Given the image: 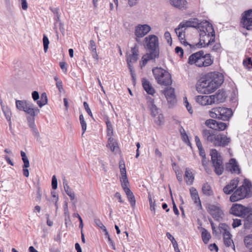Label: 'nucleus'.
Instances as JSON below:
<instances>
[{
	"instance_id": "1",
	"label": "nucleus",
	"mask_w": 252,
	"mask_h": 252,
	"mask_svg": "<svg viewBox=\"0 0 252 252\" xmlns=\"http://www.w3.org/2000/svg\"><path fill=\"white\" fill-rule=\"evenodd\" d=\"M222 73L219 72H210L203 76L196 85V90L205 94H211L215 91L223 82Z\"/></svg>"
},
{
	"instance_id": "2",
	"label": "nucleus",
	"mask_w": 252,
	"mask_h": 252,
	"mask_svg": "<svg viewBox=\"0 0 252 252\" xmlns=\"http://www.w3.org/2000/svg\"><path fill=\"white\" fill-rule=\"evenodd\" d=\"M143 44L149 52L144 55L142 58L140 63L141 68L145 66L148 61H155L159 56V45L157 36L154 34L149 35L144 38Z\"/></svg>"
},
{
	"instance_id": "3",
	"label": "nucleus",
	"mask_w": 252,
	"mask_h": 252,
	"mask_svg": "<svg viewBox=\"0 0 252 252\" xmlns=\"http://www.w3.org/2000/svg\"><path fill=\"white\" fill-rule=\"evenodd\" d=\"M204 23L205 26L199 31L200 41L193 45V47L194 46L197 48L205 47L215 42V33L212 25L208 21H205Z\"/></svg>"
},
{
	"instance_id": "4",
	"label": "nucleus",
	"mask_w": 252,
	"mask_h": 252,
	"mask_svg": "<svg viewBox=\"0 0 252 252\" xmlns=\"http://www.w3.org/2000/svg\"><path fill=\"white\" fill-rule=\"evenodd\" d=\"M203 139L216 147H225L231 141L230 137L225 135L218 134L212 130L203 129L202 132Z\"/></svg>"
},
{
	"instance_id": "5",
	"label": "nucleus",
	"mask_w": 252,
	"mask_h": 252,
	"mask_svg": "<svg viewBox=\"0 0 252 252\" xmlns=\"http://www.w3.org/2000/svg\"><path fill=\"white\" fill-rule=\"evenodd\" d=\"M189 64H195L196 66L207 67L213 63V59L210 54H204L203 50L194 53L191 55L188 60Z\"/></svg>"
},
{
	"instance_id": "6",
	"label": "nucleus",
	"mask_w": 252,
	"mask_h": 252,
	"mask_svg": "<svg viewBox=\"0 0 252 252\" xmlns=\"http://www.w3.org/2000/svg\"><path fill=\"white\" fill-rule=\"evenodd\" d=\"M251 187V182L247 179H245L243 185L239 187L230 196V200L231 202H236L250 196L252 194Z\"/></svg>"
},
{
	"instance_id": "7",
	"label": "nucleus",
	"mask_w": 252,
	"mask_h": 252,
	"mask_svg": "<svg viewBox=\"0 0 252 252\" xmlns=\"http://www.w3.org/2000/svg\"><path fill=\"white\" fill-rule=\"evenodd\" d=\"M152 71L158 84L163 86L171 85V76L168 71L161 67L154 68Z\"/></svg>"
},
{
	"instance_id": "8",
	"label": "nucleus",
	"mask_w": 252,
	"mask_h": 252,
	"mask_svg": "<svg viewBox=\"0 0 252 252\" xmlns=\"http://www.w3.org/2000/svg\"><path fill=\"white\" fill-rule=\"evenodd\" d=\"M210 116L214 119L223 121H228L232 116V111L230 109L224 107H217L209 111Z\"/></svg>"
},
{
	"instance_id": "9",
	"label": "nucleus",
	"mask_w": 252,
	"mask_h": 252,
	"mask_svg": "<svg viewBox=\"0 0 252 252\" xmlns=\"http://www.w3.org/2000/svg\"><path fill=\"white\" fill-rule=\"evenodd\" d=\"M210 156L215 173L218 175H221L224 170L221 156L216 149L211 150Z\"/></svg>"
},
{
	"instance_id": "10",
	"label": "nucleus",
	"mask_w": 252,
	"mask_h": 252,
	"mask_svg": "<svg viewBox=\"0 0 252 252\" xmlns=\"http://www.w3.org/2000/svg\"><path fill=\"white\" fill-rule=\"evenodd\" d=\"M50 9L53 15L54 27L53 29L55 31L57 35H58V29L63 34L65 32V29L63 24L60 20V14L59 13L60 10L58 8H50Z\"/></svg>"
},
{
	"instance_id": "11",
	"label": "nucleus",
	"mask_w": 252,
	"mask_h": 252,
	"mask_svg": "<svg viewBox=\"0 0 252 252\" xmlns=\"http://www.w3.org/2000/svg\"><path fill=\"white\" fill-rule=\"evenodd\" d=\"M220 99V94L211 95H198L196 97V101L199 104L203 106L211 105L215 103Z\"/></svg>"
},
{
	"instance_id": "12",
	"label": "nucleus",
	"mask_w": 252,
	"mask_h": 252,
	"mask_svg": "<svg viewBox=\"0 0 252 252\" xmlns=\"http://www.w3.org/2000/svg\"><path fill=\"white\" fill-rule=\"evenodd\" d=\"M205 21L200 22L197 18H190L188 20L183 21L179 25L180 28L192 27L196 28L199 31L201 28L205 26L204 23Z\"/></svg>"
},
{
	"instance_id": "13",
	"label": "nucleus",
	"mask_w": 252,
	"mask_h": 252,
	"mask_svg": "<svg viewBox=\"0 0 252 252\" xmlns=\"http://www.w3.org/2000/svg\"><path fill=\"white\" fill-rule=\"evenodd\" d=\"M241 24L247 30H252V9L246 10L242 13Z\"/></svg>"
},
{
	"instance_id": "14",
	"label": "nucleus",
	"mask_w": 252,
	"mask_h": 252,
	"mask_svg": "<svg viewBox=\"0 0 252 252\" xmlns=\"http://www.w3.org/2000/svg\"><path fill=\"white\" fill-rule=\"evenodd\" d=\"M229 229V227L225 223L220 224L219 230L221 233H223V242L226 247H229L233 243Z\"/></svg>"
},
{
	"instance_id": "15",
	"label": "nucleus",
	"mask_w": 252,
	"mask_h": 252,
	"mask_svg": "<svg viewBox=\"0 0 252 252\" xmlns=\"http://www.w3.org/2000/svg\"><path fill=\"white\" fill-rule=\"evenodd\" d=\"M249 212V209L241 204H233L230 208V213L236 216H245Z\"/></svg>"
},
{
	"instance_id": "16",
	"label": "nucleus",
	"mask_w": 252,
	"mask_h": 252,
	"mask_svg": "<svg viewBox=\"0 0 252 252\" xmlns=\"http://www.w3.org/2000/svg\"><path fill=\"white\" fill-rule=\"evenodd\" d=\"M208 212L216 220H220L222 218L223 213L219 205H209Z\"/></svg>"
},
{
	"instance_id": "17",
	"label": "nucleus",
	"mask_w": 252,
	"mask_h": 252,
	"mask_svg": "<svg viewBox=\"0 0 252 252\" xmlns=\"http://www.w3.org/2000/svg\"><path fill=\"white\" fill-rule=\"evenodd\" d=\"M151 27L147 24H139L135 28L134 34L137 37H143L151 31Z\"/></svg>"
},
{
	"instance_id": "18",
	"label": "nucleus",
	"mask_w": 252,
	"mask_h": 252,
	"mask_svg": "<svg viewBox=\"0 0 252 252\" xmlns=\"http://www.w3.org/2000/svg\"><path fill=\"white\" fill-rule=\"evenodd\" d=\"M170 4L173 7L185 10L189 8V2L187 0H169Z\"/></svg>"
},
{
	"instance_id": "19",
	"label": "nucleus",
	"mask_w": 252,
	"mask_h": 252,
	"mask_svg": "<svg viewBox=\"0 0 252 252\" xmlns=\"http://www.w3.org/2000/svg\"><path fill=\"white\" fill-rule=\"evenodd\" d=\"M227 169L233 174H239L241 170L238 162L235 158H231L226 165Z\"/></svg>"
},
{
	"instance_id": "20",
	"label": "nucleus",
	"mask_w": 252,
	"mask_h": 252,
	"mask_svg": "<svg viewBox=\"0 0 252 252\" xmlns=\"http://www.w3.org/2000/svg\"><path fill=\"white\" fill-rule=\"evenodd\" d=\"M131 54L127 55L126 57L127 63H134L136 62L138 59L139 50L138 47L136 44L131 48Z\"/></svg>"
},
{
	"instance_id": "21",
	"label": "nucleus",
	"mask_w": 252,
	"mask_h": 252,
	"mask_svg": "<svg viewBox=\"0 0 252 252\" xmlns=\"http://www.w3.org/2000/svg\"><path fill=\"white\" fill-rule=\"evenodd\" d=\"M239 182L238 178L232 180L228 185L224 187L223 189V192L227 194H230L237 188Z\"/></svg>"
},
{
	"instance_id": "22",
	"label": "nucleus",
	"mask_w": 252,
	"mask_h": 252,
	"mask_svg": "<svg viewBox=\"0 0 252 252\" xmlns=\"http://www.w3.org/2000/svg\"><path fill=\"white\" fill-rule=\"evenodd\" d=\"M183 28H180L179 25H178V28H176L175 30V32L177 35L179 39L180 40L181 42L184 44L185 45H189L190 46V48H193L191 44H189L185 39V34L184 32L182 30Z\"/></svg>"
},
{
	"instance_id": "23",
	"label": "nucleus",
	"mask_w": 252,
	"mask_h": 252,
	"mask_svg": "<svg viewBox=\"0 0 252 252\" xmlns=\"http://www.w3.org/2000/svg\"><path fill=\"white\" fill-rule=\"evenodd\" d=\"M142 83L143 87L147 94L153 95L155 93V89L148 80L145 78H143Z\"/></svg>"
},
{
	"instance_id": "24",
	"label": "nucleus",
	"mask_w": 252,
	"mask_h": 252,
	"mask_svg": "<svg viewBox=\"0 0 252 252\" xmlns=\"http://www.w3.org/2000/svg\"><path fill=\"white\" fill-rule=\"evenodd\" d=\"M126 193L127 199L130 202L131 206L133 207L135 205V199L134 196L129 188V186L122 188Z\"/></svg>"
},
{
	"instance_id": "25",
	"label": "nucleus",
	"mask_w": 252,
	"mask_h": 252,
	"mask_svg": "<svg viewBox=\"0 0 252 252\" xmlns=\"http://www.w3.org/2000/svg\"><path fill=\"white\" fill-rule=\"evenodd\" d=\"M194 177L189 168H186L185 174V180L187 185H191L194 181Z\"/></svg>"
},
{
	"instance_id": "26",
	"label": "nucleus",
	"mask_w": 252,
	"mask_h": 252,
	"mask_svg": "<svg viewBox=\"0 0 252 252\" xmlns=\"http://www.w3.org/2000/svg\"><path fill=\"white\" fill-rule=\"evenodd\" d=\"M28 104L24 111L30 115L32 118H34L39 112V110L37 108H34L33 104L31 102H30Z\"/></svg>"
},
{
	"instance_id": "27",
	"label": "nucleus",
	"mask_w": 252,
	"mask_h": 252,
	"mask_svg": "<svg viewBox=\"0 0 252 252\" xmlns=\"http://www.w3.org/2000/svg\"><path fill=\"white\" fill-rule=\"evenodd\" d=\"M89 49L91 52L93 58L97 62L98 61V56L96 52V46L95 42L93 40H91L90 41Z\"/></svg>"
},
{
	"instance_id": "28",
	"label": "nucleus",
	"mask_w": 252,
	"mask_h": 252,
	"mask_svg": "<svg viewBox=\"0 0 252 252\" xmlns=\"http://www.w3.org/2000/svg\"><path fill=\"white\" fill-rule=\"evenodd\" d=\"M63 185L65 192L69 196L71 201L73 200L75 198V195L74 191L69 187L66 181H63Z\"/></svg>"
},
{
	"instance_id": "29",
	"label": "nucleus",
	"mask_w": 252,
	"mask_h": 252,
	"mask_svg": "<svg viewBox=\"0 0 252 252\" xmlns=\"http://www.w3.org/2000/svg\"><path fill=\"white\" fill-rule=\"evenodd\" d=\"M189 191H190V193L191 195V198L192 199V200H194V203L195 204L198 203L199 206H201V201H200V198H199V197L198 195V192H197V190L196 189H195L193 187H191L189 189Z\"/></svg>"
},
{
	"instance_id": "30",
	"label": "nucleus",
	"mask_w": 252,
	"mask_h": 252,
	"mask_svg": "<svg viewBox=\"0 0 252 252\" xmlns=\"http://www.w3.org/2000/svg\"><path fill=\"white\" fill-rule=\"evenodd\" d=\"M30 101L28 100H17L16 101V108L20 111H24L26 108L27 105Z\"/></svg>"
},
{
	"instance_id": "31",
	"label": "nucleus",
	"mask_w": 252,
	"mask_h": 252,
	"mask_svg": "<svg viewBox=\"0 0 252 252\" xmlns=\"http://www.w3.org/2000/svg\"><path fill=\"white\" fill-rule=\"evenodd\" d=\"M107 146L110 148L112 152L115 151L118 148V144L112 136H109L108 138Z\"/></svg>"
},
{
	"instance_id": "32",
	"label": "nucleus",
	"mask_w": 252,
	"mask_h": 252,
	"mask_svg": "<svg viewBox=\"0 0 252 252\" xmlns=\"http://www.w3.org/2000/svg\"><path fill=\"white\" fill-rule=\"evenodd\" d=\"M47 103V96L46 93L44 92L41 94L40 99L37 100V104L40 108Z\"/></svg>"
},
{
	"instance_id": "33",
	"label": "nucleus",
	"mask_w": 252,
	"mask_h": 252,
	"mask_svg": "<svg viewBox=\"0 0 252 252\" xmlns=\"http://www.w3.org/2000/svg\"><path fill=\"white\" fill-rule=\"evenodd\" d=\"M201 237L203 242L205 244H207L211 238V235L206 229L203 228Z\"/></svg>"
},
{
	"instance_id": "34",
	"label": "nucleus",
	"mask_w": 252,
	"mask_h": 252,
	"mask_svg": "<svg viewBox=\"0 0 252 252\" xmlns=\"http://www.w3.org/2000/svg\"><path fill=\"white\" fill-rule=\"evenodd\" d=\"M202 190L203 193L206 195L210 196L213 194V191L208 183H205L203 185Z\"/></svg>"
},
{
	"instance_id": "35",
	"label": "nucleus",
	"mask_w": 252,
	"mask_h": 252,
	"mask_svg": "<svg viewBox=\"0 0 252 252\" xmlns=\"http://www.w3.org/2000/svg\"><path fill=\"white\" fill-rule=\"evenodd\" d=\"M107 126V134L108 136H112L113 134V129L111 122L109 120L108 118H107L106 121Z\"/></svg>"
},
{
	"instance_id": "36",
	"label": "nucleus",
	"mask_w": 252,
	"mask_h": 252,
	"mask_svg": "<svg viewBox=\"0 0 252 252\" xmlns=\"http://www.w3.org/2000/svg\"><path fill=\"white\" fill-rule=\"evenodd\" d=\"M246 247L250 249L252 247V234L246 236L244 240Z\"/></svg>"
},
{
	"instance_id": "37",
	"label": "nucleus",
	"mask_w": 252,
	"mask_h": 252,
	"mask_svg": "<svg viewBox=\"0 0 252 252\" xmlns=\"http://www.w3.org/2000/svg\"><path fill=\"white\" fill-rule=\"evenodd\" d=\"M20 154L22 159L24 162V167H29L30 166V162L27 157L26 156V153L24 151H21Z\"/></svg>"
},
{
	"instance_id": "38",
	"label": "nucleus",
	"mask_w": 252,
	"mask_h": 252,
	"mask_svg": "<svg viewBox=\"0 0 252 252\" xmlns=\"http://www.w3.org/2000/svg\"><path fill=\"white\" fill-rule=\"evenodd\" d=\"M164 95L166 98L175 96V95L174 89L172 88H167L164 91Z\"/></svg>"
},
{
	"instance_id": "39",
	"label": "nucleus",
	"mask_w": 252,
	"mask_h": 252,
	"mask_svg": "<svg viewBox=\"0 0 252 252\" xmlns=\"http://www.w3.org/2000/svg\"><path fill=\"white\" fill-rule=\"evenodd\" d=\"M217 121L213 119H209L206 121L205 125L212 129H215Z\"/></svg>"
},
{
	"instance_id": "40",
	"label": "nucleus",
	"mask_w": 252,
	"mask_h": 252,
	"mask_svg": "<svg viewBox=\"0 0 252 252\" xmlns=\"http://www.w3.org/2000/svg\"><path fill=\"white\" fill-rule=\"evenodd\" d=\"M79 120H80V124L81 125L82 129L83 131V132L82 133V135H83L86 130L87 124L84 120V116L82 114H81L79 116Z\"/></svg>"
},
{
	"instance_id": "41",
	"label": "nucleus",
	"mask_w": 252,
	"mask_h": 252,
	"mask_svg": "<svg viewBox=\"0 0 252 252\" xmlns=\"http://www.w3.org/2000/svg\"><path fill=\"white\" fill-rule=\"evenodd\" d=\"M227 127V125L226 123L220 122H217L215 129L222 131L225 129Z\"/></svg>"
},
{
	"instance_id": "42",
	"label": "nucleus",
	"mask_w": 252,
	"mask_h": 252,
	"mask_svg": "<svg viewBox=\"0 0 252 252\" xmlns=\"http://www.w3.org/2000/svg\"><path fill=\"white\" fill-rule=\"evenodd\" d=\"M122 188L129 186V182L127 176L121 177L120 179Z\"/></svg>"
},
{
	"instance_id": "43",
	"label": "nucleus",
	"mask_w": 252,
	"mask_h": 252,
	"mask_svg": "<svg viewBox=\"0 0 252 252\" xmlns=\"http://www.w3.org/2000/svg\"><path fill=\"white\" fill-rule=\"evenodd\" d=\"M184 105L186 106V107L187 108V109L188 111H189V112L190 114H192L193 110L192 109L191 106L190 105V104H189V102L188 101L187 97H185L184 98Z\"/></svg>"
},
{
	"instance_id": "44",
	"label": "nucleus",
	"mask_w": 252,
	"mask_h": 252,
	"mask_svg": "<svg viewBox=\"0 0 252 252\" xmlns=\"http://www.w3.org/2000/svg\"><path fill=\"white\" fill-rule=\"evenodd\" d=\"M147 105L149 109L155 105L154 99L150 96H148L147 97Z\"/></svg>"
},
{
	"instance_id": "45",
	"label": "nucleus",
	"mask_w": 252,
	"mask_h": 252,
	"mask_svg": "<svg viewBox=\"0 0 252 252\" xmlns=\"http://www.w3.org/2000/svg\"><path fill=\"white\" fill-rule=\"evenodd\" d=\"M164 37L165 39L166 40L167 43L169 44L170 45L172 44V38L171 36V34L168 32H166L164 33Z\"/></svg>"
},
{
	"instance_id": "46",
	"label": "nucleus",
	"mask_w": 252,
	"mask_h": 252,
	"mask_svg": "<svg viewBox=\"0 0 252 252\" xmlns=\"http://www.w3.org/2000/svg\"><path fill=\"white\" fill-rule=\"evenodd\" d=\"M151 114L152 116L155 117L158 113V109L157 107L155 105L149 108Z\"/></svg>"
},
{
	"instance_id": "47",
	"label": "nucleus",
	"mask_w": 252,
	"mask_h": 252,
	"mask_svg": "<svg viewBox=\"0 0 252 252\" xmlns=\"http://www.w3.org/2000/svg\"><path fill=\"white\" fill-rule=\"evenodd\" d=\"M148 199H149V200L150 210L152 211H153L155 212V205H156L155 202V201L154 202H153L152 199L151 195H149Z\"/></svg>"
},
{
	"instance_id": "48",
	"label": "nucleus",
	"mask_w": 252,
	"mask_h": 252,
	"mask_svg": "<svg viewBox=\"0 0 252 252\" xmlns=\"http://www.w3.org/2000/svg\"><path fill=\"white\" fill-rule=\"evenodd\" d=\"M58 186V181L55 175L53 176L52 179V188L53 189H56Z\"/></svg>"
},
{
	"instance_id": "49",
	"label": "nucleus",
	"mask_w": 252,
	"mask_h": 252,
	"mask_svg": "<svg viewBox=\"0 0 252 252\" xmlns=\"http://www.w3.org/2000/svg\"><path fill=\"white\" fill-rule=\"evenodd\" d=\"M32 99L34 101H37V100H39L40 98L39 94L37 91H34L32 93Z\"/></svg>"
},
{
	"instance_id": "50",
	"label": "nucleus",
	"mask_w": 252,
	"mask_h": 252,
	"mask_svg": "<svg viewBox=\"0 0 252 252\" xmlns=\"http://www.w3.org/2000/svg\"><path fill=\"white\" fill-rule=\"evenodd\" d=\"M243 64L245 66L250 68L249 66V65H251L252 66V60L251 58H248L246 60L243 61Z\"/></svg>"
},
{
	"instance_id": "51",
	"label": "nucleus",
	"mask_w": 252,
	"mask_h": 252,
	"mask_svg": "<svg viewBox=\"0 0 252 252\" xmlns=\"http://www.w3.org/2000/svg\"><path fill=\"white\" fill-rule=\"evenodd\" d=\"M221 47L220 43H216L213 47L212 50L214 52H220L221 51Z\"/></svg>"
},
{
	"instance_id": "52",
	"label": "nucleus",
	"mask_w": 252,
	"mask_h": 252,
	"mask_svg": "<svg viewBox=\"0 0 252 252\" xmlns=\"http://www.w3.org/2000/svg\"><path fill=\"white\" fill-rule=\"evenodd\" d=\"M241 224V220L240 219H233V221L232 226L233 228H236L239 226Z\"/></svg>"
},
{
	"instance_id": "53",
	"label": "nucleus",
	"mask_w": 252,
	"mask_h": 252,
	"mask_svg": "<svg viewBox=\"0 0 252 252\" xmlns=\"http://www.w3.org/2000/svg\"><path fill=\"white\" fill-rule=\"evenodd\" d=\"M43 43L44 52L46 53L47 52V36L45 34L43 35Z\"/></svg>"
},
{
	"instance_id": "54",
	"label": "nucleus",
	"mask_w": 252,
	"mask_h": 252,
	"mask_svg": "<svg viewBox=\"0 0 252 252\" xmlns=\"http://www.w3.org/2000/svg\"><path fill=\"white\" fill-rule=\"evenodd\" d=\"M2 110L4 114L6 119L7 120V121H10V120H11V112L8 110H4L2 109Z\"/></svg>"
},
{
	"instance_id": "55",
	"label": "nucleus",
	"mask_w": 252,
	"mask_h": 252,
	"mask_svg": "<svg viewBox=\"0 0 252 252\" xmlns=\"http://www.w3.org/2000/svg\"><path fill=\"white\" fill-rule=\"evenodd\" d=\"M84 107H85V109L86 111V112H87V113L91 117H93V114H92V113L91 112V109H90L89 108V105L86 102H84Z\"/></svg>"
},
{
	"instance_id": "56",
	"label": "nucleus",
	"mask_w": 252,
	"mask_h": 252,
	"mask_svg": "<svg viewBox=\"0 0 252 252\" xmlns=\"http://www.w3.org/2000/svg\"><path fill=\"white\" fill-rule=\"evenodd\" d=\"M175 52L178 54L181 57L183 56L184 51L183 49L180 47H176L175 48Z\"/></svg>"
},
{
	"instance_id": "57",
	"label": "nucleus",
	"mask_w": 252,
	"mask_h": 252,
	"mask_svg": "<svg viewBox=\"0 0 252 252\" xmlns=\"http://www.w3.org/2000/svg\"><path fill=\"white\" fill-rule=\"evenodd\" d=\"M56 85L57 88L58 89L60 93H62L63 91V82L62 80L61 81H58V82H56Z\"/></svg>"
},
{
	"instance_id": "58",
	"label": "nucleus",
	"mask_w": 252,
	"mask_h": 252,
	"mask_svg": "<svg viewBox=\"0 0 252 252\" xmlns=\"http://www.w3.org/2000/svg\"><path fill=\"white\" fill-rule=\"evenodd\" d=\"M198 149L199 151L200 156L202 158H206L205 152V151H204L203 147L201 146L200 148L198 147Z\"/></svg>"
},
{
	"instance_id": "59",
	"label": "nucleus",
	"mask_w": 252,
	"mask_h": 252,
	"mask_svg": "<svg viewBox=\"0 0 252 252\" xmlns=\"http://www.w3.org/2000/svg\"><path fill=\"white\" fill-rule=\"evenodd\" d=\"M60 66L63 72L66 73L67 72L66 63L65 62H60Z\"/></svg>"
},
{
	"instance_id": "60",
	"label": "nucleus",
	"mask_w": 252,
	"mask_h": 252,
	"mask_svg": "<svg viewBox=\"0 0 252 252\" xmlns=\"http://www.w3.org/2000/svg\"><path fill=\"white\" fill-rule=\"evenodd\" d=\"M168 102L171 105H173L176 103V98L175 96L173 97H168L166 98Z\"/></svg>"
},
{
	"instance_id": "61",
	"label": "nucleus",
	"mask_w": 252,
	"mask_h": 252,
	"mask_svg": "<svg viewBox=\"0 0 252 252\" xmlns=\"http://www.w3.org/2000/svg\"><path fill=\"white\" fill-rule=\"evenodd\" d=\"M28 120L29 122V126L32 128V129L33 127H35V126L34 124V118H28Z\"/></svg>"
},
{
	"instance_id": "62",
	"label": "nucleus",
	"mask_w": 252,
	"mask_h": 252,
	"mask_svg": "<svg viewBox=\"0 0 252 252\" xmlns=\"http://www.w3.org/2000/svg\"><path fill=\"white\" fill-rule=\"evenodd\" d=\"M194 140H195V143H196V145L197 148H198V147L200 148L201 146H202L201 142L200 139L198 136H195Z\"/></svg>"
},
{
	"instance_id": "63",
	"label": "nucleus",
	"mask_w": 252,
	"mask_h": 252,
	"mask_svg": "<svg viewBox=\"0 0 252 252\" xmlns=\"http://www.w3.org/2000/svg\"><path fill=\"white\" fill-rule=\"evenodd\" d=\"M209 249H210V251H213L214 250H215L216 252H218L219 249H218V246L216 245V244H210L209 246Z\"/></svg>"
},
{
	"instance_id": "64",
	"label": "nucleus",
	"mask_w": 252,
	"mask_h": 252,
	"mask_svg": "<svg viewBox=\"0 0 252 252\" xmlns=\"http://www.w3.org/2000/svg\"><path fill=\"white\" fill-rule=\"evenodd\" d=\"M115 197H116L118 199L119 202H120L121 203H123L124 202V201L122 199L121 195L119 192H117L115 194Z\"/></svg>"
}]
</instances>
